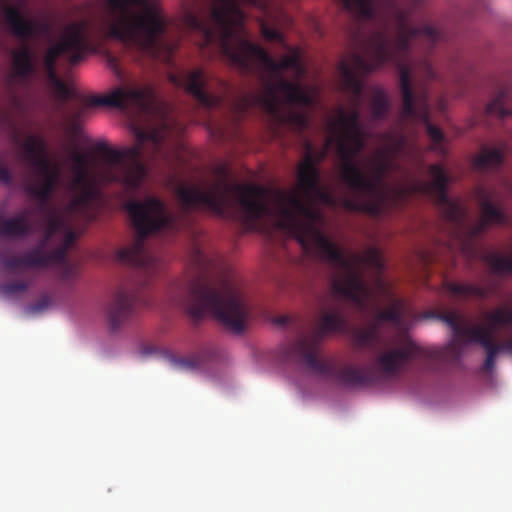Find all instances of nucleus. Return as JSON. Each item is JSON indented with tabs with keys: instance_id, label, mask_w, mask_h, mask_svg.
Here are the masks:
<instances>
[{
	"instance_id": "obj_1",
	"label": "nucleus",
	"mask_w": 512,
	"mask_h": 512,
	"mask_svg": "<svg viewBox=\"0 0 512 512\" xmlns=\"http://www.w3.org/2000/svg\"><path fill=\"white\" fill-rule=\"evenodd\" d=\"M307 154L298 167L297 189L269 190L256 184L232 185L227 180L215 183L209 190L197 186L180 185L176 194L185 211L203 208L217 217L230 216V195L235 193L245 222L255 224L272 214L267 202L271 193L277 215V227L294 237L303 250L310 255L328 261L344 270V274L333 280L332 290L335 294L353 302L359 309H367L370 289L364 280L359 264L363 263L377 274L376 285L387 291V285L381 274L384 262L381 252L375 247L367 248L363 254H354L347 258L344 252L333 243L318 227L322 216L314 208V203L321 202L335 206L334 195L321 185L318 169L319 156L307 144Z\"/></svg>"
},
{
	"instance_id": "obj_2",
	"label": "nucleus",
	"mask_w": 512,
	"mask_h": 512,
	"mask_svg": "<svg viewBox=\"0 0 512 512\" xmlns=\"http://www.w3.org/2000/svg\"><path fill=\"white\" fill-rule=\"evenodd\" d=\"M424 1L342 0V4L358 20L375 21L379 24L367 36L361 31H355L351 35L350 56L354 57L357 69L374 71L386 63L398 67L402 116L423 123L431 140L430 149L439 155H445V136L440 128L430 123L428 91L424 86L413 91L412 72L404 64L415 38L424 36L432 44L441 39V33L431 25L414 27L410 24L413 10Z\"/></svg>"
},
{
	"instance_id": "obj_3",
	"label": "nucleus",
	"mask_w": 512,
	"mask_h": 512,
	"mask_svg": "<svg viewBox=\"0 0 512 512\" xmlns=\"http://www.w3.org/2000/svg\"><path fill=\"white\" fill-rule=\"evenodd\" d=\"M241 3L264 7L265 0H213L209 21L192 17L193 27L202 35L201 48H215L233 66L244 73L253 72L258 63L265 76L264 91L256 96L259 105L280 125L290 127L301 134L310 126L306 111L281 107L279 94L288 104L310 108L313 96L300 84L286 80L282 73L293 70L298 76L304 74L298 49H292L280 61L273 59L261 46L250 42L244 35V13Z\"/></svg>"
},
{
	"instance_id": "obj_4",
	"label": "nucleus",
	"mask_w": 512,
	"mask_h": 512,
	"mask_svg": "<svg viewBox=\"0 0 512 512\" xmlns=\"http://www.w3.org/2000/svg\"><path fill=\"white\" fill-rule=\"evenodd\" d=\"M431 181H415L407 188L398 189L399 196L419 193L430 197L439 207L444 218L463 230L466 235L462 241V250L467 258H479L495 275L512 273V255L506 256L497 251H481L477 238L483 235L491 224H506L508 216L500 205L493 202V192L483 186L474 190V196L481 208L482 218L476 224L466 225L468 209L460 200H451L447 194L449 177L440 164L429 166Z\"/></svg>"
},
{
	"instance_id": "obj_5",
	"label": "nucleus",
	"mask_w": 512,
	"mask_h": 512,
	"mask_svg": "<svg viewBox=\"0 0 512 512\" xmlns=\"http://www.w3.org/2000/svg\"><path fill=\"white\" fill-rule=\"evenodd\" d=\"M140 0H107L108 36L120 41L135 61L156 60L163 49L166 21L154 6H135Z\"/></svg>"
},
{
	"instance_id": "obj_6",
	"label": "nucleus",
	"mask_w": 512,
	"mask_h": 512,
	"mask_svg": "<svg viewBox=\"0 0 512 512\" xmlns=\"http://www.w3.org/2000/svg\"><path fill=\"white\" fill-rule=\"evenodd\" d=\"M348 330V319L342 309L334 308L325 311L320 316L316 332L301 335L282 348L283 358L286 361L301 364L308 370L346 387L371 384L374 376L369 368L338 366L332 361H325L318 357V346L325 335L344 334Z\"/></svg>"
},
{
	"instance_id": "obj_7",
	"label": "nucleus",
	"mask_w": 512,
	"mask_h": 512,
	"mask_svg": "<svg viewBox=\"0 0 512 512\" xmlns=\"http://www.w3.org/2000/svg\"><path fill=\"white\" fill-rule=\"evenodd\" d=\"M372 71L357 69L354 57L341 61L339 73L343 89L352 96L354 107L349 113L344 109L338 110V116L329 122L328 128L331 135L326 139L324 148L317 152L319 161H323L332 144H336L337 154L342 160L341 178L345 182L352 174L358 176L360 168L355 163V158L365 148L367 133L360 120L359 105L363 91L361 77Z\"/></svg>"
},
{
	"instance_id": "obj_8",
	"label": "nucleus",
	"mask_w": 512,
	"mask_h": 512,
	"mask_svg": "<svg viewBox=\"0 0 512 512\" xmlns=\"http://www.w3.org/2000/svg\"><path fill=\"white\" fill-rule=\"evenodd\" d=\"M173 301L199 320L213 316L235 335L245 332L250 311L240 291L228 280L217 288L203 279H193L177 285Z\"/></svg>"
},
{
	"instance_id": "obj_9",
	"label": "nucleus",
	"mask_w": 512,
	"mask_h": 512,
	"mask_svg": "<svg viewBox=\"0 0 512 512\" xmlns=\"http://www.w3.org/2000/svg\"><path fill=\"white\" fill-rule=\"evenodd\" d=\"M136 144L117 150L109 147L104 142H97L94 150L104 157L106 167L103 169V177L107 182L122 185L130 192L138 191L145 181L148 170L142 161L146 145L151 146L152 155L161 153L164 136L157 129H134Z\"/></svg>"
},
{
	"instance_id": "obj_10",
	"label": "nucleus",
	"mask_w": 512,
	"mask_h": 512,
	"mask_svg": "<svg viewBox=\"0 0 512 512\" xmlns=\"http://www.w3.org/2000/svg\"><path fill=\"white\" fill-rule=\"evenodd\" d=\"M125 208L137 237L132 245L117 252V259L124 264L150 273L156 260L146 250L145 239L164 229L174 230L176 220L167 213L163 201L155 196H148L142 201H129Z\"/></svg>"
},
{
	"instance_id": "obj_11",
	"label": "nucleus",
	"mask_w": 512,
	"mask_h": 512,
	"mask_svg": "<svg viewBox=\"0 0 512 512\" xmlns=\"http://www.w3.org/2000/svg\"><path fill=\"white\" fill-rule=\"evenodd\" d=\"M393 167L394 161L389 151H378L372 162L370 176L359 168L358 176L352 174L344 182L349 189L360 196V199L344 198L343 207L349 211L363 212L373 217L383 215L387 210L389 198L386 178Z\"/></svg>"
},
{
	"instance_id": "obj_12",
	"label": "nucleus",
	"mask_w": 512,
	"mask_h": 512,
	"mask_svg": "<svg viewBox=\"0 0 512 512\" xmlns=\"http://www.w3.org/2000/svg\"><path fill=\"white\" fill-rule=\"evenodd\" d=\"M450 355L457 357V351L453 345L446 349H428L408 341L401 347L380 354L376 358V367L390 377L400 373L406 364L414 360L422 361L427 369H434L438 367L436 362L447 361Z\"/></svg>"
},
{
	"instance_id": "obj_13",
	"label": "nucleus",
	"mask_w": 512,
	"mask_h": 512,
	"mask_svg": "<svg viewBox=\"0 0 512 512\" xmlns=\"http://www.w3.org/2000/svg\"><path fill=\"white\" fill-rule=\"evenodd\" d=\"M25 158L34 171L42 176L41 184H28L25 188L27 194L46 204L55 191L60 180V169L52 166L47 157V145L43 138L29 136L23 143Z\"/></svg>"
},
{
	"instance_id": "obj_14",
	"label": "nucleus",
	"mask_w": 512,
	"mask_h": 512,
	"mask_svg": "<svg viewBox=\"0 0 512 512\" xmlns=\"http://www.w3.org/2000/svg\"><path fill=\"white\" fill-rule=\"evenodd\" d=\"M92 32L93 23L89 19L68 25L62 38L45 52L44 69L56 68L60 56H64L71 65L83 60Z\"/></svg>"
},
{
	"instance_id": "obj_15",
	"label": "nucleus",
	"mask_w": 512,
	"mask_h": 512,
	"mask_svg": "<svg viewBox=\"0 0 512 512\" xmlns=\"http://www.w3.org/2000/svg\"><path fill=\"white\" fill-rule=\"evenodd\" d=\"M486 325L478 331V343L486 351V359L482 366L484 372H491L495 367L496 358L501 352L512 354V339L499 343L494 339L495 331L503 326H512V309L498 308L484 313Z\"/></svg>"
},
{
	"instance_id": "obj_16",
	"label": "nucleus",
	"mask_w": 512,
	"mask_h": 512,
	"mask_svg": "<svg viewBox=\"0 0 512 512\" xmlns=\"http://www.w3.org/2000/svg\"><path fill=\"white\" fill-rule=\"evenodd\" d=\"M75 233L67 231L64 243L51 251L43 250L42 246H37L28 251L21 257L8 255L5 251H0V262L2 266L9 270L25 268H44L53 264H62L66 261L67 251L75 241Z\"/></svg>"
},
{
	"instance_id": "obj_17",
	"label": "nucleus",
	"mask_w": 512,
	"mask_h": 512,
	"mask_svg": "<svg viewBox=\"0 0 512 512\" xmlns=\"http://www.w3.org/2000/svg\"><path fill=\"white\" fill-rule=\"evenodd\" d=\"M170 82L176 87L183 88L201 106L211 109L222 104L223 97L210 91L209 78L202 68L181 70L169 75Z\"/></svg>"
},
{
	"instance_id": "obj_18",
	"label": "nucleus",
	"mask_w": 512,
	"mask_h": 512,
	"mask_svg": "<svg viewBox=\"0 0 512 512\" xmlns=\"http://www.w3.org/2000/svg\"><path fill=\"white\" fill-rule=\"evenodd\" d=\"M404 310L405 305L401 299H392L390 307L378 310L367 327L352 330L353 346L358 350L373 348L379 338L382 323L391 322L394 325H400L403 321Z\"/></svg>"
},
{
	"instance_id": "obj_19",
	"label": "nucleus",
	"mask_w": 512,
	"mask_h": 512,
	"mask_svg": "<svg viewBox=\"0 0 512 512\" xmlns=\"http://www.w3.org/2000/svg\"><path fill=\"white\" fill-rule=\"evenodd\" d=\"M155 98V91L149 85L144 87H117L105 96L92 98L91 104L120 109L134 107L142 112H148L152 108Z\"/></svg>"
},
{
	"instance_id": "obj_20",
	"label": "nucleus",
	"mask_w": 512,
	"mask_h": 512,
	"mask_svg": "<svg viewBox=\"0 0 512 512\" xmlns=\"http://www.w3.org/2000/svg\"><path fill=\"white\" fill-rule=\"evenodd\" d=\"M141 303L147 304L141 300L136 290L128 288L117 290L105 309L109 328L116 331L125 325L134 315L136 306Z\"/></svg>"
},
{
	"instance_id": "obj_21",
	"label": "nucleus",
	"mask_w": 512,
	"mask_h": 512,
	"mask_svg": "<svg viewBox=\"0 0 512 512\" xmlns=\"http://www.w3.org/2000/svg\"><path fill=\"white\" fill-rule=\"evenodd\" d=\"M440 319L451 328L454 339L445 347H442L441 349H446L450 346H454L457 351V357L449 356L447 361L442 362H436L438 366L450 364L453 362L458 361L460 357V351L458 348V342L459 343H478L479 336L478 331L483 330L484 326H475L470 327L468 326L462 316L455 311H446L441 313Z\"/></svg>"
},
{
	"instance_id": "obj_22",
	"label": "nucleus",
	"mask_w": 512,
	"mask_h": 512,
	"mask_svg": "<svg viewBox=\"0 0 512 512\" xmlns=\"http://www.w3.org/2000/svg\"><path fill=\"white\" fill-rule=\"evenodd\" d=\"M5 21L11 33L21 41L38 38L42 33V26L35 20L26 18L19 8L5 6Z\"/></svg>"
},
{
	"instance_id": "obj_23",
	"label": "nucleus",
	"mask_w": 512,
	"mask_h": 512,
	"mask_svg": "<svg viewBox=\"0 0 512 512\" xmlns=\"http://www.w3.org/2000/svg\"><path fill=\"white\" fill-rule=\"evenodd\" d=\"M93 196L92 187H84V189L79 190V193L73 196L67 204V214L87 221L92 220L93 214L90 205Z\"/></svg>"
},
{
	"instance_id": "obj_24",
	"label": "nucleus",
	"mask_w": 512,
	"mask_h": 512,
	"mask_svg": "<svg viewBox=\"0 0 512 512\" xmlns=\"http://www.w3.org/2000/svg\"><path fill=\"white\" fill-rule=\"evenodd\" d=\"M31 231L32 227L26 211L8 219L0 217L1 237L20 238L28 236Z\"/></svg>"
},
{
	"instance_id": "obj_25",
	"label": "nucleus",
	"mask_w": 512,
	"mask_h": 512,
	"mask_svg": "<svg viewBox=\"0 0 512 512\" xmlns=\"http://www.w3.org/2000/svg\"><path fill=\"white\" fill-rule=\"evenodd\" d=\"M447 292L457 298L467 299L475 297L478 299H487L493 293V288L489 286H480L470 283H459L447 281L445 283Z\"/></svg>"
},
{
	"instance_id": "obj_26",
	"label": "nucleus",
	"mask_w": 512,
	"mask_h": 512,
	"mask_svg": "<svg viewBox=\"0 0 512 512\" xmlns=\"http://www.w3.org/2000/svg\"><path fill=\"white\" fill-rule=\"evenodd\" d=\"M13 56V69L16 76L27 78L36 70L34 54L28 44H23L15 50Z\"/></svg>"
},
{
	"instance_id": "obj_27",
	"label": "nucleus",
	"mask_w": 512,
	"mask_h": 512,
	"mask_svg": "<svg viewBox=\"0 0 512 512\" xmlns=\"http://www.w3.org/2000/svg\"><path fill=\"white\" fill-rule=\"evenodd\" d=\"M505 150L484 147L475 156L473 166L477 170L498 169L504 162Z\"/></svg>"
},
{
	"instance_id": "obj_28",
	"label": "nucleus",
	"mask_w": 512,
	"mask_h": 512,
	"mask_svg": "<svg viewBox=\"0 0 512 512\" xmlns=\"http://www.w3.org/2000/svg\"><path fill=\"white\" fill-rule=\"evenodd\" d=\"M510 92V86L502 87L487 104L485 108V116L503 119L509 115H512V110L506 107Z\"/></svg>"
},
{
	"instance_id": "obj_29",
	"label": "nucleus",
	"mask_w": 512,
	"mask_h": 512,
	"mask_svg": "<svg viewBox=\"0 0 512 512\" xmlns=\"http://www.w3.org/2000/svg\"><path fill=\"white\" fill-rule=\"evenodd\" d=\"M389 110V100L386 93L376 89L371 102V114L374 120L383 119Z\"/></svg>"
},
{
	"instance_id": "obj_30",
	"label": "nucleus",
	"mask_w": 512,
	"mask_h": 512,
	"mask_svg": "<svg viewBox=\"0 0 512 512\" xmlns=\"http://www.w3.org/2000/svg\"><path fill=\"white\" fill-rule=\"evenodd\" d=\"M46 78L50 86L53 88L57 97L61 100H67L69 97V89L66 84L62 81L57 73L56 68L44 69Z\"/></svg>"
},
{
	"instance_id": "obj_31",
	"label": "nucleus",
	"mask_w": 512,
	"mask_h": 512,
	"mask_svg": "<svg viewBox=\"0 0 512 512\" xmlns=\"http://www.w3.org/2000/svg\"><path fill=\"white\" fill-rule=\"evenodd\" d=\"M191 261L199 270H205L211 265V259L205 250L197 243H194L191 248Z\"/></svg>"
},
{
	"instance_id": "obj_32",
	"label": "nucleus",
	"mask_w": 512,
	"mask_h": 512,
	"mask_svg": "<svg viewBox=\"0 0 512 512\" xmlns=\"http://www.w3.org/2000/svg\"><path fill=\"white\" fill-rule=\"evenodd\" d=\"M173 365L182 370H194L201 366V360L198 356L193 357H173L171 359Z\"/></svg>"
},
{
	"instance_id": "obj_33",
	"label": "nucleus",
	"mask_w": 512,
	"mask_h": 512,
	"mask_svg": "<svg viewBox=\"0 0 512 512\" xmlns=\"http://www.w3.org/2000/svg\"><path fill=\"white\" fill-rule=\"evenodd\" d=\"M74 177L72 179V188L76 190L84 189V187H91L89 181L88 169H71Z\"/></svg>"
},
{
	"instance_id": "obj_34",
	"label": "nucleus",
	"mask_w": 512,
	"mask_h": 512,
	"mask_svg": "<svg viewBox=\"0 0 512 512\" xmlns=\"http://www.w3.org/2000/svg\"><path fill=\"white\" fill-rule=\"evenodd\" d=\"M64 225V220L61 216L58 215H52L49 218V225L47 229V233L45 238L40 242L38 246H42L43 250H45V246L48 242V240L52 237L53 234H55L62 226Z\"/></svg>"
},
{
	"instance_id": "obj_35",
	"label": "nucleus",
	"mask_w": 512,
	"mask_h": 512,
	"mask_svg": "<svg viewBox=\"0 0 512 512\" xmlns=\"http://www.w3.org/2000/svg\"><path fill=\"white\" fill-rule=\"evenodd\" d=\"M261 35L269 41H275L286 47L284 37L278 30L269 27L265 22L260 23Z\"/></svg>"
},
{
	"instance_id": "obj_36",
	"label": "nucleus",
	"mask_w": 512,
	"mask_h": 512,
	"mask_svg": "<svg viewBox=\"0 0 512 512\" xmlns=\"http://www.w3.org/2000/svg\"><path fill=\"white\" fill-rule=\"evenodd\" d=\"M29 284L26 281H12L5 283L1 286V291L7 296L14 295L19 292L27 290Z\"/></svg>"
},
{
	"instance_id": "obj_37",
	"label": "nucleus",
	"mask_w": 512,
	"mask_h": 512,
	"mask_svg": "<svg viewBox=\"0 0 512 512\" xmlns=\"http://www.w3.org/2000/svg\"><path fill=\"white\" fill-rule=\"evenodd\" d=\"M69 158L72 161L71 169H88L89 160L87 155L77 149L72 151Z\"/></svg>"
},
{
	"instance_id": "obj_38",
	"label": "nucleus",
	"mask_w": 512,
	"mask_h": 512,
	"mask_svg": "<svg viewBox=\"0 0 512 512\" xmlns=\"http://www.w3.org/2000/svg\"><path fill=\"white\" fill-rule=\"evenodd\" d=\"M0 182H2L3 184L7 185V186H10L12 185L13 183V176L10 172V170L3 166L1 163H0Z\"/></svg>"
},
{
	"instance_id": "obj_39",
	"label": "nucleus",
	"mask_w": 512,
	"mask_h": 512,
	"mask_svg": "<svg viewBox=\"0 0 512 512\" xmlns=\"http://www.w3.org/2000/svg\"><path fill=\"white\" fill-rule=\"evenodd\" d=\"M50 303H51V300L48 296H43L41 297L37 303H35L32 307H31V310L33 312H41L43 310H45L46 308H48L50 306Z\"/></svg>"
},
{
	"instance_id": "obj_40",
	"label": "nucleus",
	"mask_w": 512,
	"mask_h": 512,
	"mask_svg": "<svg viewBox=\"0 0 512 512\" xmlns=\"http://www.w3.org/2000/svg\"><path fill=\"white\" fill-rule=\"evenodd\" d=\"M424 68H425V72H426L428 79H430V80L436 79V73H435L432 65L428 61L424 62Z\"/></svg>"
},
{
	"instance_id": "obj_41",
	"label": "nucleus",
	"mask_w": 512,
	"mask_h": 512,
	"mask_svg": "<svg viewBox=\"0 0 512 512\" xmlns=\"http://www.w3.org/2000/svg\"><path fill=\"white\" fill-rule=\"evenodd\" d=\"M290 319L288 316H281V317H278L277 320H276V323L280 324V325H287L289 323Z\"/></svg>"
},
{
	"instance_id": "obj_42",
	"label": "nucleus",
	"mask_w": 512,
	"mask_h": 512,
	"mask_svg": "<svg viewBox=\"0 0 512 512\" xmlns=\"http://www.w3.org/2000/svg\"><path fill=\"white\" fill-rule=\"evenodd\" d=\"M216 83H217V84H218V86H219L221 89H223L224 91L229 90V86H228V84H227L225 81H223V80H221V79H216Z\"/></svg>"
}]
</instances>
